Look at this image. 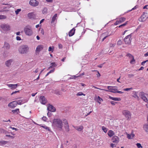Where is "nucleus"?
<instances>
[{
  "mask_svg": "<svg viewBox=\"0 0 148 148\" xmlns=\"http://www.w3.org/2000/svg\"><path fill=\"white\" fill-rule=\"evenodd\" d=\"M47 9L46 8H45L42 11V13L43 14H46L47 12Z\"/></svg>",
  "mask_w": 148,
  "mask_h": 148,
  "instance_id": "obj_35",
  "label": "nucleus"
},
{
  "mask_svg": "<svg viewBox=\"0 0 148 148\" xmlns=\"http://www.w3.org/2000/svg\"><path fill=\"white\" fill-rule=\"evenodd\" d=\"M47 110L51 112H54L56 110V109L52 105H50L47 108Z\"/></svg>",
  "mask_w": 148,
  "mask_h": 148,
  "instance_id": "obj_18",
  "label": "nucleus"
},
{
  "mask_svg": "<svg viewBox=\"0 0 148 148\" xmlns=\"http://www.w3.org/2000/svg\"><path fill=\"white\" fill-rule=\"evenodd\" d=\"M110 146L112 148H114V147L116 146V145L114 144L111 143L110 144Z\"/></svg>",
  "mask_w": 148,
  "mask_h": 148,
  "instance_id": "obj_46",
  "label": "nucleus"
},
{
  "mask_svg": "<svg viewBox=\"0 0 148 148\" xmlns=\"http://www.w3.org/2000/svg\"><path fill=\"white\" fill-rule=\"evenodd\" d=\"M19 111V109H17L15 110H12V112H13V113H16L17 114H18V113Z\"/></svg>",
  "mask_w": 148,
  "mask_h": 148,
  "instance_id": "obj_36",
  "label": "nucleus"
},
{
  "mask_svg": "<svg viewBox=\"0 0 148 148\" xmlns=\"http://www.w3.org/2000/svg\"><path fill=\"white\" fill-rule=\"evenodd\" d=\"M16 39L18 40H21V37L18 36H16Z\"/></svg>",
  "mask_w": 148,
  "mask_h": 148,
  "instance_id": "obj_51",
  "label": "nucleus"
},
{
  "mask_svg": "<svg viewBox=\"0 0 148 148\" xmlns=\"http://www.w3.org/2000/svg\"><path fill=\"white\" fill-rule=\"evenodd\" d=\"M43 46L42 45H38L36 48V51L37 52H39L43 49Z\"/></svg>",
  "mask_w": 148,
  "mask_h": 148,
  "instance_id": "obj_19",
  "label": "nucleus"
},
{
  "mask_svg": "<svg viewBox=\"0 0 148 148\" xmlns=\"http://www.w3.org/2000/svg\"><path fill=\"white\" fill-rule=\"evenodd\" d=\"M125 18L124 17H121L119 18V20L117 21L116 22V25H117L118 23H119L120 22L121 23H122L123 22V21H125Z\"/></svg>",
  "mask_w": 148,
  "mask_h": 148,
  "instance_id": "obj_22",
  "label": "nucleus"
},
{
  "mask_svg": "<svg viewBox=\"0 0 148 148\" xmlns=\"http://www.w3.org/2000/svg\"><path fill=\"white\" fill-rule=\"evenodd\" d=\"M29 48L27 45L21 46L18 49L19 52L21 54L26 53L28 51Z\"/></svg>",
  "mask_w": 148,
  "mask_h": 148,
  "instance_id": "obj_2",
  "label": "nucleus"
},
{
  "mask_svg": "<svg viewBox=\"0 0 148 148\" xmlns=\"http://www.w3.org/2000/svg\"><path fill=\"white\" fill-rule=\"evenodd\" d=\"M41 127H42L44 129H45L46 130L50 131V130L49 128L45 125H40Z\"/></svg>",
  "mask_w": 148,
  "mask_h": 148,
  "instance_id": "obj_32",
  "label": "nucleus"
},
{
  "mask_svg": "<svg viewBox=\"0 0 148 148\" xmlns=\"http://www.w3.org/2000/svg\"><path fill=\"white\" fill-rule=\"evenodd\" d=\"M97 71V77H99L100 76V74L98 71Z\"/></svg>",
  "mask_w": 148,
  "mask_h": 148,
  "instance_id": "obj_56",
  "label": "nucleus"
},
{
  "mask_svg": "<svg viewBox=\"0 0 148 148\" xmlns=\"http://www.w3.org/2000/svg\"><path fill=\"white\" fill-rule=\"evenodd\" d=\"M136 145L138 148H142V146H141V144L139 143H137Z\"/></svg>",
  "mask_w": 148,
  "mask_h": 148,
  "instance_id": "obj_41",
  "label": "nucleus"
},
{
  "mask_svg": "<svg viewBox=\"0 0 148 148\" xmlns=\"http://www.w3.org/2000/svg\"><path fill=\"white\" fill-rule=\"evenodd\" d=\"M133 97L138 99H139V97L137 95V92H134V95L133 96Z\"/></svg>",
  "mask_w": 148,
  "mask_h": 148,
  "instance_id": "obj_30",
  "label": "nucleus"
},
{
  "mask_svg": "<svg viewBox=\"0 0 148 148\" xmlns=\"http://www.w3.org/2000/svg\"><path fill=\"white\" fill-rule=\"evenodd\" d=\"M42 118V119L45 121H46L47 120V118L45 116H43Z\"/></svg>",
  "mask_w": 148,
  "mask_h": 148,
  "instance_id": "obj_48",
  "label": "nucleus"
},
{
  "mask_svg": "<svg viewBox=\"0 0 148 148\" xmlns=\"http://www.w3.org/2000/svg\"><path fill=\"white\" fill-rule=\"evenodd\" d=\"M10 45L7 42H5L3 48L6 50H9L10 48Z\"/></svg>",
  "mask_w": 148,
  "mask_h": 148,
  "instance_id": "obj_15",
  "label": "nucleus"
},
{
  "mask_svg": "<svg viewBox=\"0 0 148 148\" xmlns=\"http://www.w3.org/2000/svg\"><path fill=\"white\" fill-rule=\"evenodd\" d=\"M55 69H53L50 71L49 72V73L50 74L51 73L53 72L54 71Z\"/></svg>",
  "mask_w": 148,
  "mask_h": 148,
  "instance_id": "obj_55",
  "label": "nucleus"
},
{
  "mask_svg": "<svg viewBox=\"0 0 148 148\" xmlns=\"http://www.w3.org/2000/svg\"><path fill=\"white\" fill-rule=\"evenodd\" d=\"M27 16L29 18H34L35 16L33 12L29 13L27 14Z\"/></svg>",
  "mask_w": 148,
  "mask_h": 148,
  "instance_id": "obj_21",
  "label": "nucleus"
},
{
  "mask_svg": "<svg viewBox=\"0 0 148 148\" xmlns=\"http://www.w3.org/2000/svg\"><path fill=\"white\" fill-rule=\"evenodd\" d=\"M19 91H15L14 92H13L11 94V95H12L13 94H15V93H16L17 92H18Z\"/></svg>",
  "mask_w": 148,
  "mask_h": 148,
  "instance_id": "obj_61",
  "label": "nucleus"
},
{
  "mask_svg": "<svg viewBox=\"0 0 148 148\" xmlns=\"http://www.w3.org/2000/svg\"><path fill=\"white\" fill-rule=\"evenodd\" d=\"M102 129L105 133H106L107 132L108 129L104 126L102 127Z\"/></svg>",
  "mask_w": 148,
  "mask_h": 148,
  "instance_id": "obj_34",
  "label": "nucleus"
},
{
  "mask_svg": "<svg viewBox=\"0 0 148 148\" xmlns=\"http://www.w3.org/2000/svg\"><path fill=\"white\" fill-rule=\"evenodd\" d=\"M21 11V9H18L15 11V14L16 15H17L18 14L19 12Z\"/></svg>",
  "mask_w": 148,
  "mask_h": 148,
  "instance_id": "obj_40",
  "label": "nucleus"
},
{
  "mask_svg": "<svg viewBox=\"0 0 148 148\" xmlns=\"http://www.w3.org/2000/svg\"><path fill=\"white\" fill-rule=\"evenodd\" d=\"M63 121H64V122H63L64 124V127L65 130L66 132H68L70 130L68 121L65 119L63 120Z\"/></svg>",
  "mask_w": 148,
  "mask_h": 148,
  "instance_id": "obj_11",
  "label": "nucleus"
},
{
  "mask_svg": "<svg viewBox=\"0 0 148 148\" xmlns=\"http://www.w3.org/2000/svg\"><path fill=\"white\" fill-rule=\"evenodd\" d=\"M57 16V14H55V15H54V16H53V17L52 18V21H51V23H53L55 21L56 19V18Z\"/></svg>",
  "mask_w": 148,
  "mask_h": 148,
  "instance_id": "obj_28",
  "label": "nucleus"
},
{
  "mask_svg": "<svg viewBox=\"0 0 148 148\" xmlns=\"http://www.w3.org/2000/svg\"><path fill=\"white\" fill-rule=\"evenodd\" d=\"M127 22H126L125 23H124L121 25H120L119 26V27H121L122 26H125L127 24Z\"/></svg>",
  "mask_w": 148,
  "mask_h": 148,
  "instance_id": "obj_47",
  "label": "nucleus"
},
{
  "mask_svg": "<svg viewBox=\"0 0 148 148\" xmlns=\"http://www.w3.org/2000/svg\"><path fill=\"white\" fill-rule=\"evenodd\" d=\"M82 95L85 96V95L83 93L81 92H79L77 94V96H81Z\"/></svg>",
  "mask_w": 148,
  "mask_h": 148,
  "instance_id": "obj_39",
  "label": "nucleus"
},
{
  "mask_svg": "<svg viewBox=\"0 0 148 148\" xmlns=\"http://www.w3.org/2000/svg\"><path fill=\"white\" fill-rule=\"evenodd\" d=\"M122 114L127 119V120H130L131 119V114L129 111L126 110H123L122 111Z\"/></svg>",
  "mask_w": 148,
  "mask_h": 148,
  "instance_id": "obj_4",
  "label": "nucleus"
},
{
  "mask_svg": "<svg viewBox=\"0 0 148 148\" xmlns=\"http://www.w3.org/2000/svg\"><path fill=\"white\" fill-rule=\"evenodd\" d=\"M132 88H125L124 89V90L125 91H128L129 90H132Z\"/></svg>",
  "mask_w": 148,
  "mask_h": 148,
  "instance_id": "obj_42",
  "label": "nucleus"
},
{
  "mask_svg": "<svg viewBox=\"0 0 148 148\" xmlns=\"http://www.w3.org/2000/svg\"><path fill=\"white\" fill-rule=\"evenodd\" d=\"M103 101V99L101 98L99 96H98L97 98V101L99 103H101V102Z\"/></svg>",
  "mask_w": 148,
  "mask_h": 148,
  "instance_id": "obj_31",
  "label": "nucleus"
},
{
  "mask_svg": "<svg viewBox=\"0 0 148 148\" xmlns=\"http://www.w3.org/2000/svg\"><path fill=\"white\" fill-rule=\"evenodd\" d=\"M53 125L54 127L59 129V130H62L63 124L62 120L60 119H54L53 121Z\"/></svg>",
  "mask_w": 148,
  "mask_h": 148,
  "instance_id": "obj_1",
  "label": "nucleus"
},
{
  "mask_svg": "<svg viewBox=\"0 0 148 148\" xmlns=\"http://www.w3.org/2000/svg\"><path fill=\"white\" fill-rule=\"evenodd\" d=\"M6 18V16L4 15H0V19H5Z\"/></svg>",
  "mask_w": 148,
  "mask_h": 148,
  "instance_id": "obj_37",
  "label": "nucleus"
},
{
  "mask_svg": "<svg viewBox=\"0 0 148 148\" xmlns=\"http://www.w3.org/2000/svg\"><path fill=\"white\" fill-rule=\"evenodd\" d=\"M131 34L128 35L124 39V41L126 44H130L131 41Z\"/></svg>",
  "mask_w": 148,
  "mask_h": 148,
  "instance_id": "obj_6",
  "label": "nucleus"
},
{
  "mask_svg": "<svg viewBox=\"0 0 148 148\" xmlns=\"http://www.w3.org/2000/svg\"><path fill=\"white\" fill-rule=\"evenodd\" d=\"M24 31L26 35L31 36L32 35L33 32L31 27L29 26H27L24 28Z\"/></svg>",
  "mask_w": 148,
  "mask_h": 148,
  "instance_id": "obj_3",
  "label": "nucleus"
},
{
  "mask_svg": "<svg viewBox=\"0 0 148 148\" xmlns=\"http://www.w3.org/2000/svg\"><path fill=\"white\" fill-rule=\"evenodd\" d=\"M112 141L113 143H118L119 142V139L117 136H114L112 138Z\"/></svg>",
  "mask_w": 148,
  "mask_h": 148,
  "instance_id": "obj_14",
  "label": "nucleus"
},
{
  "mask_svg": "<svg viewBox=\"0 0 148 148\" xmlns=\"http://www.w3.org/2000/svg\"><path fill=\"white\" fill-rule=\"evenodd\" d=\"M8 143V141L2 140L0 141V145H5Z\"/></svg>",
  "mask_w": 148,
  "mask_h": 148,
  "instance_id": "obj_29",
  "label": "nucleus"
},
{
  "mask_svg": "<svg viewBox=\"0 0 148 148\" xmlns=\"http://www.w3.org/2000/svg\"><path fill=\"white\" fill-rule=\"evenodd\" d=\"M132 60L130 61V62L131 64H133L135 61V60L134 58L133 57V58H132Z\"/></svg>",
  "mask_w": 148,
  "mask_h": 148,
  "instance_id": "obj_44",
  "label": "nucleus"
},
{
  "mask_svg": "<svg viewBox=\"0 0 148 148\" xmlns=\"http://www.w3.org/2000/svg\"><path fill=\"white\" fill-rule=\"evenodd\" d=\"M17 104L18 105H21L22 103H25L23 101L21 100H20L17 101Z\"/></svg>",
  "mask_w": 148,
  "mask_h": 148,
  "instance_id": "obj_33",
  "label": "nucleus"
},
{
  "mask_svg": "<svg viewBox=\"0 0 148 148\" xmlns=\"http://www.w3.org/2000/svg\"><path fill=\"white\" fill-rule=\"evenodd\" d=\"M117 92L118 93H123V92H122L121 91H118L117 89V92H116V93Z\"/></svg>",
  "mask_w": 148,
  "mask_h": 148,
  "instance_id": "obj_62",
  "label": "nucleus"
},
{
  "mask_svg": "<svg viewBox=\"0 0 148 148\" xmlns=\"http://www.w3.org/2000/svg\"><path fill=\"white\" fill-rule=\"evenodd\" d=\"M54 67L53 65H52L51 66L49 67L48 69H47V70H49L50 68H53V67Z\"/></svg>",
  "mask_w": 148,
  "mask_h": 148,
  "instance_id": "obj_58",
  "label": "nucleus"
},
{
  "mask_svg": "<svg viewBox=\"0 0 148 148\" xmlns=\"http://www.w3.org/2000/svg\"><path fill=\"white\" fill-rule=\"evenodd\" d=\"M103 64H100L98 66L99 68H101L103 66Z\"/></svg>",
  "mask_w": 148,
  "mask_h": 148,
  "instance_id": "obj_64",
  "label": "nucleus"
},
{
  "mask_svg": "<svg viewBox=\"0 0 148 148\" xmlns=\"http://www.w3.org/2000/svg\"><path fill=\"white\" fill-rule=\"evenodd\" d=\"M75 29L74 28H73L69 32V36H72L74 34Z\"/></svg>",
  "mask_w": 148,
  "mask_h": 148,
  "instance_id": "obj_24",
  "label": "nucleus"
},
{
  "mask_svg": "<svg viewBox=\"0 0 148 148\" xmlns=\"http://www.w3.org/2000/svg\"><path fill=\"white\" fill-rule=\"evenodd\" d=\"M51 64L52 65H53V66L54 67H55L56 66V65L55 64V62H52V63H51Z\"/></svg>",
  "mask_w": 148,
  "mask_h": 148,
  "instance_id": "obj_59",
  "label": "nucleus"
},
{
  "mask_svg": "<svg viewBox=\"0 0 148 148\" xmlns=\"http://www.w3.org/2000/svg\"><path fill=\"white\" fill-rule=\"evenodd\" d=\"M122 44V41L121 40H119L117 42V44L119 45H121Z\"/></svg>",
  "mask_w": 148,
  "mask_h": 148,
  "instance_id": "obj_45",
  "label": "nucleus"
},
{
  "mask_svg": "<svg viewBox=\"0 0 148 148\" xmlns=\"http://www.w3.org/2000/svg\"><path fill=\"white\" fill-rule=\"evenodd\" d=\"M17 101H14L10 103L8 105L9 107L12 108H14L17 105Z\"/></svg>",
  "mask_w": 148,
  "mask_h": 148,
  "instance_id": "obj_12",
  "label": "nucleus"
},
{
  "mask_svg": "<svg viewBox=\"0 0 148 148\" xmlns=\"http://www.w3.org/2000/svg\"><path fill=\"white\" fill-rule=\"evenodd\" d=\"M74 127L76 130H77L78 131H81L83 129V127L82 126Z\"/></svg>",
  "mask_w": 148,
  "mask_h": 148,
  "instance_id": "obj_20",
  "label": "nucleus"
},
{
  "mask_svg": "<svg viewBox=\"0 0 148 148\" xmlns=\"http://www.w3.org/2000/svg\"><path fill=\"white\" fill-rule=\"evenodd\" d=\"M144 67H143V66H141L140 69H138V70L139 71H140V70H143V69H144Z\"/></svg>",
  "mask_w": 148,
  "mask_h": 148,
  "instance_id": "obj_63",
  "label": "nucleus"
},
{
  "mask_svg": "<svg viewBox=\"0 0 148 148\" xmlns=\"http://www.w3.org/2000/svg\"><path fill=\"white\" fill-rule=\"evenodd\" d=\"M109 98L111 99L116 101H120V98H114L111 96H109Z\"/></svg>",
  "mask_w": 148,
  "mask_h": 148,
  "instance_id": "obj_27",
  "label": "nucleus"
},
{
  "mask_svg": "<svg viewBox=\"0 0 148 148\" xmlns=\"http://www.w3.org/2000/svg\"><path fill=\"white\" fill-rule=\"evenodd\" d=\"M147 18V13L144 12L142 16L139 18V20L141 22H143L145 21Z\"/></svg>",
  "mask_w": 148,
  "mask_h": 148,
  "instance_id": "obj_9",
  "label": "nucleus"
},
{
  "mask_svg": "<svg viewBox=\"0 0 148 148\" xmlns=\"http://www.w3.org/2000/svg\"><path fill=\"white\" fill-rule=\"evenodd\" d=\"M126 56L128 57L130 59H132L134 57L132 55L129 53H127Z\"/></svg>",
  "mask_w": 148,
  "mask_h": 148,
  "instance_id": "obj_38",
  "label": "nucleus"
},
{
  "mask_svg": "<svg viewBox=\"0 0 148 148\" xmlns=\"http://www.w3.org/2000/svg\"><path fill=\"white\" fill-rule=\"evenodd\" d=\"M146 94L143 92H140L139 93V97L142 99L144 101L147 102L148 100L146 96Z\"/></svg>",
  "mask_w": 148,
  "mask_h": 148,
  "instance_id": "obj_5",
  "label": "nucleus"
},
{
  "mask_svg": "<svg viewBox=\"0 0 148 148\" xmlns=\"http://www.w3.org/2000/svg\"><path fill=\"white\" fill-rule=\"evenodd\" d=\"M58 47L59 48L62 49V45L60 44H58Z\"/></svg>",
  "mask_w": 148,
  "mask_h": 148,
  "instance_id": "obj_54",
  "label": "nucleus"
},
{
  "mask_svg": "<svg viewBox=\"0 0 148 148\" xmlns=\"http://www.w3.org/2000/svg\"><path fill=\"white\" fill-rule=\"evenodd\" d=\"M40 33L42 35H44V32L43 29H42Z\"/></svg>",
  "mask_w": 148,
  "mask_h": 148,
  "instance_id": "obj_57",
  "label": "nucleus"
},
{
  "mask_svg": "<svg viewBox=\"0 0 148 148\" xmlns=\"http://www.w3.org/2000/svg\"><path fill=\"white\" fill-rule=\"evenodd\" d=\"M2 29L4 31H7L10 29V26L8 24H3L1 25Z\"/></svg>",
  "mask_w": 148,
  "mask_h": 148,
  "instance_id": "obj_7",
  "label": "nucleus"
},
{
  "mask_svg": "<svg viewBox=\"0 0 148 148\" xmlns=\"http://www.w3.org/2000/svg\"><path fill=\"white\" fill-rule=\"evenodd\" d=\"M135 135L132 133H131L130 134H127V137L129 139L132 138Z\"/></svg>",
  "mask_w": 148,
  "mask_h": 148,
  "instance_id": "obj_25",
  "label": "nucleus"
},
{
  "mask_svg": "<svg viewBox=\"0 0 148 148\" xmlns=\"http://www.w3.org/2000/svg\"><path fill=\"white\" fill-rule=\"evenodd\" d=\"M6 136L8 137H10L12 138H14V137L13 136H12L10 135H6Z\"/></svg>",
  "mask_w": 148,
  "mask_h": 148,
  "instance_id": "obj_49",
  "label": "nucleus"
},
{
  "mask_svg": "<svg viewBox=\"0 0 148 148\" xmlns=\"http://www.w3.org/2000/svg\"><path fill=\"white\" fill-rule=\"evenodd\" d=\"M53 51V49L51 47H50L49 48L48 51H51L52 52Z\"/></svg>",
  "mask_w": 148,
  "mask_h": 148,
  "instance_id": "obj_43",
  "label": "nucleus"
},
{
  "mask_svg": "<svg viewBox=\"0 0 148 148\" xmlns=\"http://www.w3.org/2000/svg\"><path fill=\"white\" fill-rule=\"evenodd\" d=\"M128 76L129 78H130L134 76L133 74H128Z\"/></svg>",
  "mask_w": 148,
  "mask_h": 148,
  "instance_id": "obj_50",
  "label": "nucleus"
},
{
  "mask_svg": "<svg viewBox=\"0 0 148 148\" xmlns=\"http://www.w3.org/2000/svg\"><path fill=\"white\" fill-rule=\"evenodd\" d=\"M108 134L110 137H111L114 134V132L110 130L108 132Z\"/></svg>",
  "mask_w": 148,
  "mask_h": 148,
  "instance_id": "obj_23",
  "label": "nucleus"
},
{
  "mask_svg": "<svg viewBox=\"0 0 148 148\" xmlns=\"http://www.w3.org/2000/svg\"><path fill=\"white\" fill-rule=\"evenodd\" d=\"M7 85L10 88L12 89L16 88L18 86L17 84H8Z\"/></svg>",
  "mask_w": 148,
  "mask_h": 148,
  "instance_id": "obj_16",
  "label": "nucleus"
},
{
  "mask_svg": "<svg viewBox=\"0 0 148 148\" xmlns=\"http://www.w3.org/2000/svg\"><path fill=\"white\" fill-rule=\"evenodd\" d=\"M148 61V60H147L145 61H143L141 63V65H144V64L147 62Z\"/></svg>",
  "mask_w": 148,
  "mask_h": 148,
  "instance_id": "obj_53",
  "label": "nucleus"
},
{
  "mask_svg": "<svg viewBox=\"0 0 148 148\" xmlns=\"http://www.w3.org/2000/svg\"><path fill=\"white\" fill-rule=\"evenodd\" d=\"M110 103L112 105H114L115 104L116 102L113 101H111L110 102Z\"/></svg>",
  "mask_w": 148,
  "mask_h": 148,
  "instance_id": "obj_52",
  "label": "nucleus"
},
{
  "mask_svg": "<svg viewBox=\"0 0 148 148\" xmlns=\"http://www.w3.org/2000/svg\"><path fill=\"white\" fill-rule=\"evenodd\" d=\"M54 93L58 95H62V93L60 91L57 90H55Z\"/></svg>",
  "mask_w": 148,
  "mask_h": 148,
  "instance_id": "obj_26",
  "label": "nucleus"
},
{
  "mask_svg": "<svg viewBox=\"0 0 148 148\" xmlns=\"http://www.w3.org/2000/svg\"><path fill=\"white\" fill-rule=\"evenodd\" d=\"M13 59H10L5 61V64L7 67L10 66L11 65V63L13 62Z\"/></svg>",
  "mask_w": 148,
  "mask_h": 148,
  "instance_id": "obj_17",
  "label": "nucleus"
},
{
  "mask_svg": "<svg viewBox=\"0 0 148 148\" xmlns=\"http://www.w3.org/2000/svg\"><path fill=\"white\" fill-rule=\"evenodd\" d=\"M46 1L49 3H51L53 1V0H46Z\"/></svg>",
  "mask_w": 148,
  "mask_h": 148,
  "instance_id": "obj_60",
  "label": "nucleus"
},
{
  "mask_svg": "<svg viewBox=\"0 0 148 148\" xmlns=\"http://www.w3.org/2000/svg\"><path fill=\"white\" fill-rule=\"evenodd\" d=\"M108 89L109 90V92L114 93H116L117 87L116 86H108Z\"/></svg>",
  "mask_w": 148,
  "mask_h": 148,
  "instance_id": "obj_8",
  "label": "nucleus"
},
{
  "mask_svg": "<svg viewBox=\"0 0 148 148\" xmlns=\"http://www.w3.org/2000/svg\"><path fill=\"white\" fill-rule=\"evenodd\" d=\"M40 101L41 103L43 104H45L47 102V100L45 97L43 96L40 97Z\"/></svg>",
  "mask_w": 148,
  "mask_h": 148,
  "instance_id": "obj_13",
  "label": "nucleus"
},
{
  "mask_svg": "<svg viewBox=\"0 0 148 148\" xmlns=\"http://www.w3.org/2000/svg\"><path fill=\"white\" fill-rule=\"evenodd\" d=\"M29 4L32 6L36 7L38 5L39 2L36 0H30L29 2Z\"/></svg>",
  "mask_w": 148,
  "mask_h": 148,
  "instance_id": "obj_10",
  "label": "nucleus"
}]
</instances>
